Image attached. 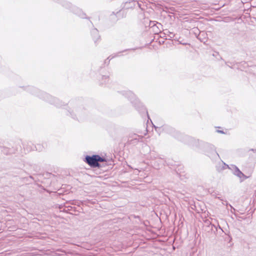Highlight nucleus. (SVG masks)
<instances>
[{
  "mask_svg": "<svg viewBox=\"0 0 256 256\" xmlns=\"http://www.w3.org/2000/svg\"><path fill=\"white\" fill-rule=\"evenodd\" d=\"M86 162L91 166L96 167L98 166V162H104V159L98 155H94L92 156H87L86 158Z\"/></svg>",
  "mask_w": 256,
  "mask_h": 256,
  "instance_id": "obj_1",
  "label": "nucleus"
},
{
  "mask_svg": "<svg viewBox=\"0 0 256 256\" xmlns=\"http://www.w3.org/2000/svg\"><path fill=\"white\" fill-rule=\"evenodd\" d=\"M226 166L232 170H233V173L234 175L237 176L240 179V181H243L244 180L248 178L249 176H245L236 166H232L231 168H230L228 165H226Z\"/></svg>",
  "mask_w": 256,
  "mask_h": 256,
  "instance_id": "obj_2",
  "label": "nucleus"
}]
</instances>
